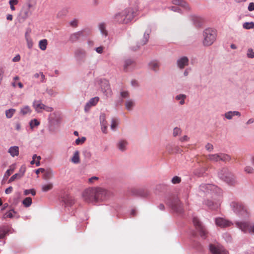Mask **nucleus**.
Returning a JSON list of instances; mask_svg holds the SVG:
<instances>
[{
    "instance_id": "1",
    "label": "nucleus",
    "mask_w": 254,
    "mask_h": 254,
    "mask_svg": "<svg viewBox=\"0 0 254 254\" xmlns=\"http://www.w3.org/2000/svg\"><path fill=\"white\" fill-rule=\"evenodd\" d=\"M137 10L132 7H128L117 13L113 17L115 22L127 24L131 22L136 15Z\"/></svg>"
},
{
    "instance_id": "2",
    "label": "nucleus",
    "mask_w": 254,
    "mask_h": 254,
    "mask_svg": "<svg viewBox=\"0 0 254 254\" xmlns=\"http://www.w3.org/2000/svg\"><path fill=\"white\" fill-rule=\"evenodd\" d=\"M230 206L232 211L239 217L246 218L249 217L250 211L243 202L233 200L230 202Z\"/></svg>"
},
{
    "instance_id": "3",
    "label": "nucleus",
    "mask_w": 254,
    "mask_h": 254,
    "mask_svg": "<svg viewBox=\"0 0 254 254\" xmlns=\"http://www.w3.org/2000/svg\"><path fill=\"white\" fill-rule=\"evenodd\" d=\"M203 44L204 46L211 45L216 40L217 37V32L216 30L212 28H207L203 32Z\"/></svg>"
},
{
    "instance_id": "4",
    "label": "nucleus",
    "mask_w": 254,
    "mask_h": 254,
    "mask_svg": "<svg viewBox=\"0 0 254 254\" xmlns=\"http://www.w3.org/2000/svg\"><path fill=\"white\" fill-rule=\"evenodd\" d=\"M219 178L230 185L237 183L236 177L230 173L227 168H222L218 173Z\"/></svg>"
},
{
    "instance_id": "5",
    "label": "nucleus",
    "mask_w": 254,
    "mask_h": 254,
    "mask_svg": "<svg viewBox=\"0 0 254 254\" xmlns=\"http://www.w3.org/2000/svg\"><path fill=\"white\" fill-rule=\"evenodd\" d=\"M166 203L177 213L183 212V205L178 197H169L166 200Z\"/></svg>"
},
{
    "instance_id": "6",
    "label": "nucleus",
    "mask_w": 254,
    "mask_h": 254,
    "mask_svg": "<svg viewBox=\"0 0 254 254\" xmlns=\"http://www.w3.org/2000/svg\"><path fill=\"white\" fill-rule=\"evenodd\" d=\"M199 190L205 193H210L212 195L218 193V195H220L222 192L221 189L212 184H201L199 186Z\"/></svg>"
},
{
    "instance_id": "7",
    "label": "nucleus",
    "mask_w": 254,
    "mask_h": 254,
    "mask_svg": "<svg viewBox=\"0 0 254 254\" xmlns=\"http://www.w3.org/2000/svg\"><path fill=\"white\" fill-rule=\"evenodd\" d=\"M207 158L210 161L217 162L221 161L224 162H229L231 160L230 155L223 153L210 154L207 155Z\"/></svg>"
},
{
    "instance_id": "8",
    "label": "nucleus",
    "mask_w": 254,
    "mask_h": 254,
    "mask_svg": "<svg viewBox=\"0 0 254 254\" xmlns=\"http://www.w3.org/2000/svg\"><path fill=\"white\" fill-rule=\"evenodd\" d=\"M61 120V118L58 114L56 113L50 114L48 118L49 129L51 131H53L55 128L59 127Z\"/></svg>"
},
{
    "instance_id": "9",
    "label": "nucleus",
    "mask_w": 254,
    "mask_h": 254,
    "mask_svg": "<svg viewBox=\"0 0 254 254\" xmlns=\"http://www.w3.org/2000/svg\"><path fill=\"white\" fill-rule=\"evenodd\" d=\"M172 2L173 4L177 5L170 7L174 11L182 13L183 10H188L190 9L188 4L183 0H173Z\"/></svg>"
},
{
    "instance_id": "10",
    "label": "nucleus",
    "mask_w": 254,
    "mask_h": 254,
    "mask_svg": "<svg viewBox=\"0 0 254 254\" xmlns=\"http://www.w3.org/2000/svg\"><path fill=\"white\" fill-rule=\"evenodd\" d=\"M220 195H218V193L216 195V193L215 194H212V197L215 200V201H212L210 200H204L203 202V204L206 205L208 208L211 209H215L218 208L220 205Z\"/></svg>"
},
{
    "instance_id": "11",
    "label": "nucleus",
    "mask_w": 254,
    "mask_h": 254,
    "mask_svg": "<svg viewBox=\"0 0 254 254\" xmlns=\"http://www.w3.org/2000/svg\"><path fill=\"white\" fill-rule=\"evenodd\" d=\"M95 193H96L95 189H86L82 193V197L86 202H95Z\"/></svg>"
},
{
    "instance_id": "12",
    "label": "nucleus",
    "mask_w": 254,
    "mask_h": 254,
    "mask_svg": "<svg viewBox=\"0 0 254 254\" xmlns=\"http://www.w3.org/2000/svg\"><path fill=\"white\" fill-rule=\"evenodd\" d=\"M194 225L195 226L196 229L199 231V234L202 238L205 239L207 232L205 228L202 225V223L198 218L194 217L192 220Z\"/></svg>"
},
{
    "instance_id": "13",
    "label": "nucleus",
    "mask_w": 254,
    "mask_h": 254,
    "mask_svg": "<svg viewBox=\"0 0 254 254\" xmlns=\"http://www.w3.org/2000/svg\"><path fill=\"white\" fill-rule=\"evenodd\" d=\"M101 88L103 94L107 98L110 97L112 95V91L108 81L102 80L101 82Z\"/></svg>"
},
{
    "instance_id": "14",
    "label": "nucleus",
    "mask_w": 254,
    "mask_h": 254,
    "mask_svg": "<svg viewBox=\"0 0 254 254\" xmlns=\"http://www.w3.org/2000/svg\"><path fill=\"white\" fill-rule=\"evenodd\" d=\"M209 250L212 254H229L228 251L219 245L210 244Z\"/></svg>"
},
{
    "instance_id": "15",
    "label": "nucleus",
    "mask_w": 254,
    "mask_h": 254,
    "mask_svg": "<svg viewBox=\"0 0 254 254\" xmlns=\"http://www.w3.org/2000/svg\"><path fill=\"white\" fill-rule=\"evenodd\" d=\"M95 189L96 190V193H95V202L104 200L106 198V190L102 188H97Z\"/></svg>"
},
{
    "instance_id": "16",
    "label": "nucleus",
    "mask_w": 254,
    "mask_h": 254,
    "mask_svg": "<svg viewBox=\"0 0 254 254\" xmlns=\"http://www.w3.org/2000/svg\"><path fill=\"white\" fill-rule=\"evenodd\" d=\"M215 223L216 226L221 228H226L233 225L231 221L222 217L216 218Z\"/></svg>"
},
{
    "instance_id": "17",
    "label": "nucleus",
    "mask_w": 254,
    "mask_h": 254,
    "mask_svg": "<svg viewBox=\"0 0 254 254\" xmlns=\"http://www.w3.org/2000/svg\"><path fill=\"white\" fill-rule=\"evenodd\" d=\"M13 229L8 225L0 226V239H4L9 233H12Z\"/></svg>"
},
{
    "instance_id": "18",
    "label": "nucleus",
    "mask_w": 254,
    "mask_h": 254,
    "mask_svg": "<svg viewBox=\"0 0 254 254\" xmlns=\"http://www.w3.org/2000/svg\"><path fill=\"white\" fill-rule=\"evenodd\" d=\"M100 123L102 131L104 133H107L108 123L106 120V116L104 113H102L100 115Z\"/></svg>"
},
{
    "instance_id": "19",
    "label": "nucleus",
    "mask_w": 254,
    "mask_h": 254,
    "mask_svg": "<svg viewBox=\"0 0 254 254\" xmlns=\"http://www.w3.org/2000/svg\"><path fill=\"white\" fill-rule=\"evenodd\" d=\"M128 145V142L127 140L124 139H120L116 144V146L118 149L122 152L127 150Z\"/></svg>"
},
{
    "instance_id": "20",
    "label": "nucleus",
    "mask_w": 254,
    "mask_h": 254,
    "mask_svg": "<svg viewBox=\"0 0 254 254\" xmlns=\"http://www.w3.org/2000/svg\"><path fill=\"white\" fill-rule=\"evenodd\" d=\"M250 223L246 221H237L236 226L245 233L248 232Z\"/></svg>"
},
{
    "instance_id": "21",
    "label": "nucleus",
    "mask_w": 254,
    "mask_h": 254,
    "mask_svg": "<svg viewBox=\"0 0 254 254\" xmlns=\"http://www.w3.org/2000/svg\"><path fill=\"white\" fill-rule=\"evenodd\" d=\"M130 194L135 196L146 197L148 195V192L142 189H132L130 190Z\"/></svg>"
},
{
    "instance_id": "22",
    "label": "nucleus",
    "mask_w": 254,
    "mask_h": 254,
    "mask_svg": "<svg viewBox=\"0 0 254 254\" xmlns=\"http://www.w3.org/2000/svg\"><path fill=\"white\" fill-rule=\"evenodd\" d=\"M62 201L64 203L65 206H71L74 203V200L72 197L69 195L66 194L62 197Z\"/></svg>"
},
{
    "instance_id": "23",
    "label": "nucleus",
    "mask_w": 254,
    "mask_h": 254,
    "mask_svg": "<svg viewBox=\"0 0 254 254\" xmlns=\"http://www.w3.org/2000/svg\"><path fill=\"white\" fill-rule=\"evenodd\" d=\"M177 64L178 66L183 69L189 64V59L187 57H183L177 60Z\"/></svg>"
},
{
    "instance_id": "24",
    "label": "nucleus",
    "mask_w": 254,
    "mask_h": 254,
    "mask_svg": "<svg viewBox=\"0 0 254 254\" xmlns=\"http://www.w3.org/2000/svg\"><path fill=\"white\" fill-rule=\"evenodd\" d=\"M45 106V105L43 104L40 100H35L33 102V107L37 113H41Z\"/></svg>"
},
{
    "instance_id": "25",
    "label": "nucleus",
    "mask_w": 254,
    "mask_h": 254,
    "mask_svg": "<svg viewBox=\"0 0 254 254\" xmlns=\"http://www.w3.org/2000/svg\"><path fill=\"white\" fill-rule=\"evenodd\" d=\"M235 116H237L238 117L241 116L240 112L239 111H228V112L225 113L224 115V116L225 117V118L228 120L232 119L233 117Z\"/></svg>"
},
{
    "instance_id": "26",
    "label": "nucleus",
    "mask_w": 254,
    "mask_h": 254,
    "mask_svg": "<svg viewBox=\"0 0 254 254\" xmlns=\"http://www.w3.org/2000/svg\"><path fill=\"white\" fill-rule=\"evenodd\" d=\"M8 152L12 157L17 156L19 154V147L17 146H11L8 149Z\"/></svg>"
},
{
    "instance_id": "27",
    "label": "nucleus",
    "mask_w": 254,
    "mask_h": 254,
    "mask_svg": "<svg viewBox=\"0 0 254 254\" xmlns=\"http://www.w3.org/2000/svg\"><path fill=\"white\" fill-rule=\"evenodd\" d=\"M30 8L29 7H23L21 11V15L22 18L26 19L28 18L30 15H31V11L30 10Z\"/></svg>"
},
{
    "instance_id": "28",
    "label": "nucleus",
    "mask_w": 254,
    "mask_h": 254,
    "mask_svg": "<svg viewBox=\"0 0 254 254\" xmlns=\"http://www.w3.org/2000/svg\"><path fill=\"white\" fill-rule=\"evenodd\" d=\"M83 35L82 31H78L71 34L70 36L69 40L72 42L76 41L81 36Z\"/></svg>"
},
{
    "instance_id": "29",
    "label": "nucleus",
    "mask_w": 254,
    "mask_h": 254,
    "mask_svg": "<svg viewBox=\"0 0 254 254\" xmlns=\"http://www.w3.org/2000/svg\"><path fill=\"white\" fill-rule=\"evenodd\" d=\"M186 98H187V96L184 94H180L179 95H177L175 97L176 100L180 101L179 104L181 105H183L185 104V100Z\"/></svg>"
},
{
    "instance_id": "30",
    "label": "nucleus",
    "mask_w": 254,
    "mask_h": 254,
    "mask_svg": "<svg viewBox=\"0 0 254 254\" xmlns=\"http://www.w3.org/2000/svg\"><path fill=\"white\" fill-rule=\"evenodd\" d=\"M149 66L151 69H152L155 71H157L159 68V64L158 62L154 61L151 62L149 63Z\"/></svg>"
},
{
    "instance_id": "31",
    "label": "nucleus",
    "mask_w": 254,
    "mask_h": 254,
    "mask_svg": "<svg viewBox=\"0 0 254 254\" xmlns=\"http://www.w3.org/2000/svg\"><path fill=\"white\" fill-rule=\"evenodd\" d=\"M134 106V102L132 100H127L125 103V107L127 110L131 111Z\"/></svg>"
},
{
    "instance_id": "32",
    "label": "nucleus",
    "mask_w": 254,
    "mask_h": 254,
    "mask_svg": "<svg viewBox=\"0 0 254 254\" xmlns=\"http://www.w3.org/2000/svg\"><path fill=\"white\" fill-rule=\"evenodd\" d=\"M71 160L74 164H77L79 162V152L77 150L74 152Z\"/></svg>"
},
{
    "instance_id": "33",
    "label": "nucleus",
    "mask_w": 254,
    "mask_h": 254,
    "mask_svg": "<svg viewBox=\"0 0 254 254\" xmlns=\"http://www.w3.org/2000/svg\"><path fill=\"white\" fill-rule=\"evenodd\" d=\"M133 61L130 59L126 60L124 64V69L127 71L128 68L133 64Z\"/></svg>"
},
{
    "instance_id": "34",
    "label": "nucleus",
    "mask_w": 254,
    "mask_h": 254,
    "mask_svg": "<svg viewBox=\"0 0 254 254\" xmlns=\"http://www.w3.org/2000/svg\"><path fill=\"white\" fill-rule=\"evenodd\" d=\"M53 187V184L52 183H48L42 186V190L43 192H47L52 190Z\"/></svg>"
},
{
    "instance_id": "35",
    "label": "nucleus",
    "mask_w": 254,
    "mask_h": 254,
    "mask_svg": "<svg viewBox=\"0 0 254 254\" xmlns=\"http://www.w3.org/2000/svg\"><path fill=\"white\" fill-rule=\"evenodd\" d=\"M47 44L48 41L46 39L41 40L39 43V48L42 51H45L47 48Z\"/></svg>"
},
{
    "instance_id": "36",
    "label": "nucleus",
    "mask_w": 254,
    "mask_h": 254,
    "mask_svg": "<svg viewBox=\"0 0 254 254\" xmlns=\"http://www.w3.org/2000/svg\"><path fill=\"white\" fill-rule=\"evenodd\" d=\"M31 112V110L28 106H25L20 110V114L23 116L28 114H30Z\"/></svg>"
},
{
    "instance_id": "37",
    "label": "nucleus",
    "mask_w": 254,
    "mask_h": 254,
    "mask_svg": "<svg viewBox=\"0 0 254 254\" xmlns=\"http://www.w3.org/2000/svg\"><path fill=\"white\" fill-rule=\"evenodd\" d=\"M149 38V31L145 32L144 33L143 39L140 43V45L142 46L145 45L148 42Z\"/></svg>"
},
{
    "instance_id": "38",
    "label": "nucleus",
    "mask_w": 254,
    "mask_h": 254,
    "mask_svg": "<svg viewBox=\"0 0 254 254\" xmlns=\"http://www.w3.org/2000/svg\"><path fill=\"white\" fill-rule=\"evenodd\" d=\"M22 204L26 207H29L32 204V198L30 197L25 198L22 201Z\"/></svg>"
},
{
    "instance_id": "39",
    "label": "nucleus",
    "mask_w": 254,
    "mask_h": 254,
    "mask_svg": "<svg viewBox=\"0 0 254 254\" xmlns=\"http://www.w3.org/2000/svg\"><path fill=\"white\" fill-rule=\"evenodd\" d=\"M118 119L113 118L111 121V129L113 130H115L118 125Z\"/></svg>"
},
{
    "instance_id": "40",
    "label": "nucleus",
    "mask_w": 254,
    "mask_h": 254,
    "mask_svg": "<svg viewBox=\"0 0 254 254\" xmlns=\"http://www.w3.org/2000/svg\"><path fill=\"white\" fill-rule=\"evenodd\" d=\"M99 29L100 30L101 33L103 35L106 36L107 35L108 32L106 30V26L104 23H100L99 25Z\"/></svg>"
},
{
    "instance_id": "41",
    "label": "nucleus",
    "mask_w": 254,
    "mask_h": 254,
    "mask_svg": "<svg viewBox=\"0 0 254 254\" xmlns=\"http://www.w3.org/2000/svg\"><path fill=\"white\" fill-rule=\"evenodd\" d=\"M40 125V122L37 119H33L29 122V125L31 129H33L35 127H37Z\"/></svg>"
},
{
    "instance_id": "42",
    "label": "nucleus",
    "mask_w": 254,
    "mask_h": 254,
    "mask_svg": "<svg viewBox=\"0 0 254 254\" xmlns=\"http://www.w3.org/2000/svg\"><path fill=\"white\" fill-rule=\"evenodd\" d=\"M15 112V110L14 109H10L9 110H6V111H5L6 117L8 119L11 118L13 116Z\"/></svg>"
},
{
    "instance_id": "43",
    "label": "nucleus",
    "mask_w": 254,
    "mask_h": 254,
    "mask_svg": "<svg viewBox=\"0 0 254 254\" xmlns=\"http://www.w3.org/2000/svg\"><path fill=\"white\" fill-rule=\"evenodd\" d=\"M243 27L246 29H250L254 27V23L253 22H245L243 25Z\"/></svg>"
},
{
    "instance_id": "44",
    "label": "nucleus",
    "mask_w": 254,
    "mask_h": 254,
    "mask_svg": "<svg viewBox=\"0 0 254 254\" xmlns=\"http://www.w3.org/2000/svg\"><path fill=\"white\" fill-rule=\"evenodd\" d=\"M182 130L180 127H175L173 129V135L174 137H176L177 136L180 135L182 133Z\"/></svg>"
},
{
    "instance_id": "45",
    "label": "nucleus",
    "mask_w": 254,
    "mask_h": 254,
    "mask_svg": "<svg viewBox=\"0 0 254 254\" xmlns=\"http://www.w3.org/2000/svg\"><path fill=\"white\" fill-rule=\"evenodd\" d=\"M99 98L98 97H95L91 98L88 103L89 104L92 106H95L99 101Z\"/></svg>"
},
{
    "instance_id": "46",
    "label": "nucleus",
    "mask_w": 254,
    "mask_h": 254,
    "mask_svg": "<svg viewBox=\"0 0 254 254\" xmlns=\"http://www.w3.org/2000/svg\"><path fill=\"white\" fill-rule=\"evenodd\" d=\"M244 171L247 174H252L254 173V169L250 166H247L244 168Z\"/></svg>"
},
{
    "instance_id": "47",
    "label": "nucleus",
    "mask_w": 254,
    "mask_h": 254,
    "mask_svg": "<svg viewBox=\"0 0 254 254\" xmlns=\"http://www.w3.org/2000/svg\"><path fill=\"white\" fill-rule=\"evenodd\" d=\"M165 147H166V149H167V151L169 153H174V146L172 144L169 143L166 145Z\"/></svg>"
},
{
    "instance_id": "48",
    "label": "nucleus",
    "mask_w": 254,
    "mask_h": 254,
    "mask_svg": "<svg viewBox=\"0 0 254 254\" xmlns=\"http://www.w3.org/2000/svg\"><path fill=\"white\" fill-rule=\"evenodd\" d=\"M30 193L34 196L36 194V191L34 189L25 190L24 191V194L25 195H28Z\"/></svg>"
},
{
    "instance_id": "49",
    "label": "nucleus",
    "mask_w": 254,
    "mask_h": 254,
    "mask_svg": "<svg viewBox=\"0 0 254 254\" xmlns=\"http://www.w3.org/2000/svg\"><path fill=\"white\" fill-rule=\"evenodd\" d=\"M247 56L249 58L253 59L254 58V52L252 49L250 48L248 50Z\"/></svg>"
},
{
    "instance_id": "50",
    "label": "nucleus",
    "mask_w": 254,
    "mask_h": 254,
    "mask_svg": "<svg viewBox=\"0 0 254 254\" xmlns=\"http://www.w3.org/2000/svg\"><path fill=\"white\" fill-rule=\"evenodd\" d=\"M181 179L180 177L178 176H174L171 180V182L174 184H179L181 182Z\"/></svg>"
},
{
    "instance_id": "51",
    "label": "nucleus",
    "mask_w": 254,
    "mask_h": 254,
    "mask_svg": "<svg viewBox=\"0 0 254 254\" xmlns=\"http://www.w3.org/2000/svg\"><path fill=\"white\" fill-rule=\"evenodd\" d=\"M27 43V46L28 49H31L32 48L33 46V43L31 38H28L26 40Z\"/></svg>"
},
{
    "instance_id": "52",
    "label": "nucleus",
    "mask_w": 254,
    "mask_h": 254,
    "mask_svg": "<svg viewBox=\"0 0 254 254\" xmlns=\"http://www.w3.org/2000/svg\"><path fill=\"white\" fill-rule=\"evenodd\" d=\"M16 214V212L13 209H11L10 211H9L8 212H7V213H6L5 215H6V217L11 218L14 217V214Z\"/></svg>"
},
{
    "instance_id": "53",
    "label": "nucleus",
    "mask_w": 254,
    "mask_h": 254,
    "mask_svg": "<svg viewBox=\"0 0 254 254\" xmlns=\"http://www.w3.org/2000/svg\"><path fill=\"white\" fill-rule=\"evenodd\" d=\"M26 170V168L24 166H22L19 170V173H18L19 175V178H21L24 174Z\"/></svg>"
},
{
    "instance_id": "54",
    "label": "nucleus",
    "mask_w": 254,
    "mask_h": 254,
    "mask_svg": "<svg viewBox=\"0 0 254 254\" xmlns=\"http://www.w3.org/2000/svg\"><path fill=\"white\" fill-rule=\"evenodd\" d=\"M201 169L202 170L200 172H198V170H195L194 172V174L195 175H197L198 176H201L205 172L206 169L204 168H201Z\"/></svg>"
},
{
    "instance_id": "55",
    "label": "nucleus",
    "mask_w": 254,
    "mask_h": 254,
    "mask_svg": "<svg viewBox=\"0 0 254 254\" xmlns=\"http://www.w3.org/2000/svg\"><path fill=\"white\" fill-rule=\"evenodd\" d=\"M248 232L251 234H254V222L251 225H249Z\"/></svg>"
},
{
    "instance_id": "56",
    "label": "nucleus",
    "mask_w": 254,
    "mask_h": 254,
    "mask_svg": "<svg viewBox=\"0 0 254 254\" xmlns=\"http://www.w3.org/2000/svg\"><path fill=\"white\" fill-rule=\"evenodd\" d=\"M205 148L209 152H211L213 150V146L212 144L207 143L205 145Z\"/></svg>"
},
{
    "instance_id": "57",
    "label": "nucleus",
    "mask_w": 254,
    "mask_h": 254,
    "mask_svg": "<svg viewBox=\"0 0 254 254\" xmlns=\"http://www.w3.org/2000/svg\"><path fill=\"white\" fill-rule=\"evenodd\" d=\"M69 24L72 27H76L78 25V20L76 19H74L69 22Z\"/></svg>"
},
{
    "instance_id": "58",
    "label": "nucleus",
    "mask_w": 254,
    "mask_h": 254,
    "mask_svg": "<svg viewBox=\"0 0 254 254\" xmlns=\"http://www.w3.org/2000/svg\"><path fill=\"white\" fill-rule=\"evenodd\" d=\"M16 179H19V175L18 173H16L14 175H13L12 176L10 177L9 180H8V183H10L13 181H14Z\"/></svg>"
},
{
    "instance_id": "59",
    "label": "nucleus",
    "mask_w": 254,
    "mask_h": 254,
    "mask_svg": "<svg viewBox=\"0 0 254 254\" xmlns=\"http://www.w3.org/2000/svg\"><path fill=\"white\" fill-rule=\"evenodd\" d=\"M190 138L187 135H184L183 137L180 138L179 140L182 142H187L189 140Z\"/></svg>"
},
{
    "instance_id": "60",
    "label": "nucleus",
    "mask_w": 254,
    "mask_h": 254,
    "mask_svg": "<svg viewBox=\"0 0 254 254\" xmlns=\"http://www.w3.org/2000/svg\"><path fill=\"white\" fill-rule=\"evenodd\" d=\"M86 138L84 137H82L81 138H78L75 140V143L76 144H79L80 142L83 143L85 141Z\"/></svg>"
},
{
    "instance_id": "61",
    "label": "nucleus",
    "mask_w": 254,
    "mask_h": 254,
    "mask_svg": "<svg viewBox=\"0 0 254 254\" xmlns=\"http://www.w3.org/2000/svg\"><path fill=\"white\" fill-rule=\"evenodd\" d=\"M248 9L250 11H254V2H250L249 3Z\"/></svg>"
},
{
    "instance_id": "62",
    "label": "nucleus",
    "mask_w": 254,
    "mask_h": 254,
    "mask_svg": "<svg viewBox=\"0 0 254 254\" xmlns=\"http://www.w3.org/2000/svg\"><path fill=\"white\" fill-rule=\"evenodd\" d=\"M40 76L39 77L40 82H45V76L43 72H41Z\"/></svg>"
},
{
    "instance_id": "63",
    "label": "nucleus",
    "mask_w": 254,
    "mask_h": 254,
    "mask_svg": "<svg viewBox=\"0 0 254 254\" xmlns=\"http://www.w3.org/2000/svg\"><path fill=\"white\" fill-rule=\"evenodd\" d=\"M182 151V149L178 146H175L174 149V153H179Z\"/></svg>"
},
{
    "instance_id": "64",
    "label": "nucleus",
    "mask_w": 254,
    "mask_h": 254,
    "mask_svg": "<svg viewBox=\"0 0 254 254\" xmlns=\"http://www.w3.org/2000/svg\"><path fill=\"white\" fill-rule=\"evenodd\" d=\"M121 96L123 98H127L128 96V93L127 91H122L121 92Z\"/></svg>"
}]
</instances>
